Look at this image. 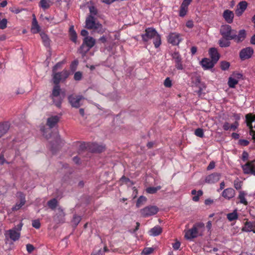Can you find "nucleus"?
<instances>
[{"label":"nucleus","mask_w":255,"mask_h":255,"mask_svg":"<svg viewBox=\"0 0 255 255\" xmlns=\"http://www.w3.org/2000/svg\"><path fill=\"white\" fill-rule=\"evenodd\" d=\"M220 34L227 39H233L237 43H240L243 41L247 36V33L245 30H239L238 34L236 29L232 28L231 26L228 24L222 25L220 28Z\"/></svg>","instance_id":"f257e3e1"},{"label":"nucleus","mask_w":255,"mask_h":255,"mask_svg":"<svg viewBox=\"0 0 255 255\" xmlns=\"http://www.w3.org/2000/svg\"><path fill=\"white\" fill-rule=\"evenodd\" d=\"M142 40L144 42H148L153 39V43L155 48H158L161 45V37L155 29L153 27H148L145 29V33L141 35Z\"/></svg>","instance_id":"f03ea898"},{"label":"nucleus","mask_w":255,"mask_h":255,"mask_svg":"<svg viewBox=\"0 0 255 255\" xmlns=\"http://www.w3.org/2000/svg\"><path fill=\"white\" fill-rule=\"evenodd\" d=\"M204 229V224L197 223L195 224L191 229L185 230L184 237L187 240H192L201 235V233Z\"/></svg>","instance_id":"7ed1b4c3"},{"label":"nucleus","mask_w":255,"mask_h":255,"mask_svg":"<svg viewBox=\"0 0 255 255\" xmlns=\"http://www.w3.org/2000/svg\"><path fill=\"white\" fill-rule=\"evenodd\" d=\"M96 40L91 36L84 37L83 43L80 47L78 52L83 57L95 45Z\"/></svg>","instance_id":"20e7f679"},{"label":"nucleus","mask_w":255,"mask_h":255,"mask_svg":"<svg viewBox=\"0 0 255 255\" xmlns=\"http://www.w3.org/2000/svg\"><path fill=\"white\" fill-rule=\"evenodd\" d=\"M159 211V208L156 206L149 205L140 210L141 216L147 218L156 214Z\"/></svg>","instance_id":"39448f33"},{"label":"nucleus","mask_w":255,"mask_h":255,"mask_svg":"<svg viewBox=\"0 0 255 255\" xmlns=\"http://www.w3.org/2000/svg\"><path fill=\"white\" fill-rule=\"evenodd\" d=\"M70 72L67 70H63L60 72L53 74V81L54 84H59L60 82H64L69 77Z\"/></svg>","instance_id":"423d86ee"},{"label":"nucleus","mask_w":255,"mask_h":255,"mask_svg":"<svg viewBox=\"0 0 255 255\" xmlns=\"http://www.w3.org/2000/svg\"><path fill=\"white\" fill-rule=\"evenodd\" d=\"M86 27L89 29L98 30L102 27V24L96 23L95 17L92 15L89 16L86 20Z\"/></svg>","instance_id":"0eeeda50"},{"label":"nucleus","mask_w":255,"mask_h":255,"mask_svg":"<svg viewBox=\"0 0 255 255\" xmlns=\"http://www.w3.org/2000/svg\"><path fill=\"white\" fill-rule=\"evenodd\" d=\"M82 95H76L72 94L68 97V100L72 107L78 108L81 106L80 101L84 99Z\"/></svg>","instance_id":"6e6552de"},{"label":"nucleus","mask_w":255,"mask_h":255,"mask_svg":"<svg viewBox=\"0 0 255 255\" xmlns=\"http://www.w3.org/2000/svg\"><path fill=\"white\" fill-rule=\"evenodd\" d=\"M172 59L175 63V67L177 70H182L184 69L182 58L179 52L175 51L171 54Z\"/></svg>","instance_id":"1a4fd4ad"},{"label":"nucleus","mask_w":255,"mask_h":255,"mask_svg":"<svg viewBox=\"0 0 255 255\" xmlns=\"http://www.w3.org/2000/svg\"><path fill=\"white\" fill-rule=\"evenodd\" d=\"M242 168L245 174L255 176V160L248 161L242 166Z\"/></svg>","instance_id":"9d476101"},{"label":"nucleus","mask_w":255,"mask_h":255,"mask_svg":"<svg viewBox=\"0 0 255 255\" xmlns=\"http://www.w3.org/2000/svg\"><path fill=\"white\" fill-rule=\"evenodd\" d=\"M254 53V49L251 47H248L242 49L240 52V58L242 60L250 58Z\"/></svg>","instance_id":"9b49d317"},{"label":"nucleus","mask_w":255,"mask_h":255,"mask_svg":"<svg viewBox=\"0 0 255 255\" xmlns=\"http://www.w3.org/2000/svg\"><path fill=\"white\" fill-rule=\"evenodd\" d=\"M181 40L180 34L176 32L170 33L167 38L168 43L173 45H178Z\"/></svg>","instance_id":"f8f14e48"},{"label":"nucleus","mask_w":255,"mask_h":255,"mask_svg":"<svg viewBox=\"0 0 255 255\" xmlns=\"http://www.w3.org/2000/svg\"><path fill=\"white\" fill-rule=\"evenodd\" d=\"M4 235L6 237H8L13 241H16L19 239L20 233L16 231V228H13L6 231Z\"/></svg>","instance_id":"ddd939ff"},{"label":"nucleus","mask_w":255,"mask_h":255,"mask_svg":"<svg viewBox=\"0 0 255 255\" xmlns=\"http://www.w3.org/2000/svg\"><path fill=\"white\" fill-rule=\"evenodd\" d=\"M221 175L220 173L214 172L207 176L205 181L208 184H214L217 182L220 179Z\"/></svg>","instance_id":"4468645a"},{"label":"nucleus","mask_w":255,"mask_h":255,"mask_svg":"<svg viewBox=\"0 0 255 255\" xmlns=\"http://www.w3.org/2000/svg\"><path fill=\"white\" fill-rule=\"evenodd\" d=\"M55 85L54 86L51 94L50 95V98L53 100L54 103H55V105L57 107H60L61 105V102H55L54 101V98L58 97L60 95L61 89L59 84H55Z\"/></svg>","instance_id":"2eb2a0df"},{"label":"nucleus","mask_w":255,"mask_h":255,"mask_svg":"<svg viewBox=\"0 0 255 255\" xmlns=\"http://www.w3.org/2000/svg\"><path fill=\"white\" fill-rule=\"evenodd\" d=\"M236 191L232 188H228L224 189L222 193V196L228 200L235 196Z\"/></svg>","instance_id":"dca6fc26"},{"label":"nucleus","mask_w":255,"mask_h":255,"mask_svg":"<svg viewBox=\"0 0 255 255\" xmlns=\"http://www.w3.org/2000/svg\"><path fill=\"white\" fill-rule=\"evenodd\" d=\"M88 147L89 149L92 152L100 153L103 152L105 149V146L104 145H99L96 143H90L88 144Z\"/></svg>","instance_id":"f3484780"},{"label":"nucleus","mask_w":255,"mask_h":255,"mask_svg":"<svg viewBox=\"0 0 255 255\" xmlns=\"http://www.w3.org/2000/svg\"><path fill=\"white\" fill-rule=\"evenodd\" d=\"M65 213L62 208L59 207L57 209V212L54 217V220L58 223L65 222Z\"/></svg>","instance_id":"a211bd4d"},{"label":"nucleus","mask_w":255,"mask_h":255,"mask_svg":"<svg viewBox=\"0 0 255 255\" xmlns=\"http://www.w3.org/2000/svg\"><path fill=\"white\" fill-rule=\"evenodd\" d=\"M223 17L228 23L231 24L233 21L234 13L232 10L226 9L223 12Z\"/></svg>","instance_id":"6ab92c4d"},{"label":"nucleus","mask_w":255,"mask_h":255,"mask_svg":"<svg viewBox=\"0 0 255 255\" xmlns=\"http://www.w3.org/2000/svg\"><path fill=\"white\" fill-rule=\"evenodd\" d=\"M216 63L211 59L204 58L201 61V64L204 70L212 68Z\"/></svg>","instance_id":"aec40b11"},{"label":"nucleus","mask_w":255,"mask_h":255,"mask_svg":"<svg viewBox=\"0 0 255 255\" xmlns=\"http://www.w3.org/2000/svg\"><path fill=\"white\" fill-rule=\"evenodd\" d=\"M209 54L211 60L216 63L220 58V54L217 49L216 48H211L209 50Z\"/></svg>","instance_id":"412c9836"},{"label":"nucleus","mask_w":255,"mask_h":255,"mask_svg":"<svg viewBox=\"0 0 255 255\" xmlns=\"http://www.w3.org/2000/svg\"><path fill=\"white\" fill-rule=\"evenodd\" d=\"M59 121L58 116H52L47 119L46 125L50 128H53Z\"/></svg>","instance_id":"4be33fe9"},{"label":"nucleus","mask_w":255,"mask_h":255,"mask_svg":"<svg viewBox=\"0 0 255 255\" xmlns=\"http://www.w3.org/2000/svg\"><path fill=\"white\" fill-rule=\"evenodd\" d=\"M9 128L10 124L8 122L0 123V138L8 131Z\"/></svg>","instance_id":"5701e85b"},{"label":"nucleus","mask_w":255,"mask_h":255,"mask_svg":"<svg viewBox=\"0 0 255 255\" xmlns=\"http://www.w3.org/2000/svg\"><path fill=\"white\" fill-rule=\"evenodd\" d=\"M40 28L38 24L35 15H33V19L32 21L31 31L33 33H37L40 31Z\"/></svg>","instance_id":"b1692460"},{"label":"nucleus","mask_w":255,"mask_h":255,"mask_svg":"<svg viewBox=\"0 0 255 255\" xmlns=\"http://www.w3.org/2000/svg\"><path fill=\"white\" fill-rule=\"evenodd\" d=\"M254 227L252 222L246 221L245 223V227L242 228V231L246 232L253 231L254 233H255V231L253 229Z\"/></svg>","instance_id":"393cba45"},{"label":"nucleus","mask_w":255,"mask_h":255,"mask_svg":"<svg viewBox=\"0 0 255 255\" xmlns=\"http://www.w3.org/2000/svg\"><path fill=\"white\" fill-rule=\"evenodd\" d=\"M162 232V229L159 226H156L151 228L149 231V234L153 236H157Z\"/></svg>","instance_id":"a878e982"},{"label":"nucleus","mask_w":255,"mask_h":255,"mask_svg":"<svg viewBox=\"0 0 255 255\" xmlns=\"http://www.w3.org/2000/svg\"><path fill=\"white\" fill-rule=\"evenodd\" d=\"M69 33L70 40L73 42L76 43L77 35L75 30H74V27L73 25H71L70 27Z\"/></svg>","instance_id":"bb28decb"},{"label":"nucleus","mask_w":255,"mask_h":255,"mask_svg":"<svg viewBox=\"0 0 255 255\" xmlns=\"http://www.w3.org/2000/svg\"><path fill=\"white\" fill-rule=\"evenodd\" d=\"M239 218L237 210H234L233 212L227 214V218L230 222L237 220Z\"/></svg>","instance_id":"cd10ccee"},{"label":"nucleus","mask_w":255,"mask_h":255,"mask_svg":"<svg viewBox=\"0 0 255 255\" xmlns=\"http://www.w3.org/2000/svg\"><path fill=\"white\" fill-rule=\"evenodd\" d=\"M20 202L16 203V205L12 208V210L16 211L19 210L22 206H23L25 203V197L23 194H21L20 197Z\"/></svg>","instance_id":"c85d7f7f"},{"label":"nucleus","mask_w":255,"mask_h":255,"mask_svg":"<svg viewBox=\"0 0 255 255\" xmlns=\"http://www.w3.org/2000/svg\"><path fill=\"white\" fill-rule=\"evenodd\" d=\"M230 40L223 37L219 40L218 43L221 47H228L231 45V42L229 41Z\"/></svg>","instance_id":"c756f323"},{"label":"nucleus","mask_w":255,"mask_h":255,"mask_svg":"<svg viewBox=\"0 0 255 255\" xmlns=\"http://www.w3.org/2000/svg\"><path fill=\"white\" fill-rule=\"evenodd\" d=\"M247 194L244 191H240L238 196V199L240 200V203L245 205H247L248 203L246 200L245 196Z\"/></svg>","instance_id":"7c9ffc66"},{"label":"nucleus","mask_w":255,"mask_h":255,"mask_svg":"<svg viewBox=\"0 0 255 255\" xmlns=\"http://www.w3.org/2000/svg\"><path fill=\"white\" fill-rule=\"evenodd\" d=\"M40 35L44 45L45 46H49L50 45V40L48 36L44 32H41Z\"/></svg>","instance_id":"2f4dec72"},{"label":"nucleus","mask_w":255,"mask_h":255,"mask_svg":"<svg viewBox=\"0 0 255 255\" xmlns=\"http://www.w3.org/2000/svg\"><path fill=\"white\" fill-rule=\"evenodd\" d=\"M147 201V198L143 196H140L137 199L136 203V206L137 208H139L142 205H143L146 201Z\"/></svg>","instance_id":"473e14b6"},{"label":"nucleus","mask_w":255,"mask_h":255,"mask_svg":"<svg viewBox=\"0 0 255 255\" xmlns=\"http://www.w3.org/2000/svg\"><path fill=\"white\" fill-rule=\"evenodd\" d=\"M58 202L55 198L50 200L47 202V205L52 210H54L57 206Z\"/></svg>","instance_id":"72a5a7b5"},{"label":"nucleus","mask_w":255,"mask_h":255,"mask_svg":"<svg viewBox=\"0 0 255 255\" xmlns=\"http://www.w3.org/2000/svg\"><path fill=\"white\" fill-rule=\"evenodd\" d=\"M60 142V138L59 137L57 136L55 142L56 144H55L54 143H51V150L52 151L53 153H54L57 149L58 148V146L59 144V142Z\"/></svg>","instance_id":"f704fd0d"},{"label":"nucleus","mask_w":255,"mask_h":255,"mask_svg":"<svg viewBox=\"0 0 255 255\" xmlns=\"http://www.w3.org/2000/svg\"><path fill=\"white\" fill-rule=\"evenodd\" d=\"M50 0H41L39 2V6L44 9H48L50 6Z\"/></svg>","instance_id":"c9c22d12"},{"label":"nucleus","mask_w":255,"mask_h":255,"mask_svg":"<svg viewBox=\"0 0 255 255\" xmlns=\"http://www.w3.org/2000/svg\"><path fill=\"white\" fill-rule=\"evenodd\" d=\"M161 189V186H158L156 187H149L146 188V191L147 193L149 194H154L158 190H160Z\"/></svg>","instance_id":"e433bc0d"},{"label":"nucleus","mask_w":255,"mask_h":255,"mask_svg":"<svg viewBox=\"0 0 255 255\" xmlns=\"http://www.w3.org/2000/svg\"><path fill=\"white\" fill-rule=\"evenodd\" d=\"M243 185V182L240 181L238 178H237L234 181V187L237 190H240L242 188Z\"/></svg>","instance_id":"4c0bfd02"},{"label":"nucleus","mask_w":255,"mask_h":255,"mask_svg":"<svg viewBox=\"0 0 255 255\" xmlns=\"http://www.w3.org/2000/svg\"><path fill=\"white\" fill-rule=\"evenodd\" d=\"M238 83V81L234 78L230 77L228 81V85L229 87L234 88L235 86Z\"/></svg>","instance_id":"58836bf2"},{"label":"nucleus","mask_w":255,"mask_h":255,"mask_svg":"<svg viewBox=\"0 0 255 255\" xmlns=\"http://www.w3.org/2000/svg\"><path fill=\"white\" fill-rule=\"evenodd\" d=\"M255 121V115L249 113L246 115V122L253 123Z\"/></svg>","instance_id":"ea45409f"},{"label":"nucleus","mask_w":255,"mask_h":255,"mask_svg":"<svg viewBox=\"0 0 255 255\" xmlns=\"http://www.w3.org/2000/svg\"><path fill=\"white\" fill-rule=\"evenodd\" d=\"M188 7L181 5L179 10V16L184 17L187 13Z\"/></svg>","instance_id":"a19ab883"},{"label":"nucleus","mask_w":255,"mask_h":255,"mask_svg":"<svg viewBox=\"0 0 255 255\" xmlns=\"http://www.w3.org/2000/svg\"><path fill=\"white\" fill-rule=\"evenodd\" d=\"M247 2L246 1H241L238 4L239 8L242 11V12H244L247 8Z\"/></svg>","instance_id":"79ce46f5"},{"label":"nucleus","mask_w":255,"mask_h":255,"mask_svg":"<svg viewBox=\"0 0 255 255\" xmlns=\"http://www.w3.org/2000/svg\"><path fill=\"white\" fill-rule=\"evenodd\" d=\"M194 133L197 136L199 137H203L204 135L203 129L201 128H198L195 129Z\"/></svg>","instance_id":"37998d69"},{"label":"nucleus","mask_w":255,"mask_h":255,"mask_svg":"<svg viewBox=\"0 0 255 255\" xmlns=\"http://www.w3.org/2000/svg\"><path fill=\"white\" fill-rule=\"evenodd\" d=\"M81 220V216H77L76 215H74L73 220H72V222L75 225V227H76L78 225V224L80 223Z\"/></svg>","instance_id":"c03bdc74"},{"label":"nucleus","mask_w":255,"mask_h":255,"mask_svg":"<svg viewBox=\"0 0 255 255\" xmlns=\"http://www.w3.org/2000/svg\"><path fill=\"white\" fill-rule=\"evenodd\" d=\"M172 85V81L170 78L167 77L164 81V86L166 88H171Z\"/></svg>","instance_id":"a18cd8bd"},{"label":"nucleus","mask_w":255,"mask_h":255,"mask_svg":"<svg viewBox=\"0 0 255 255\" xmlns=\"http://www.w3.org/2000/svg\"><path fill=\"white\" fill-rule=\"evenodd\" d=\"M230 63L227 61H222L221 63V68L223 70H227L230 67Z\"/></svg>","instance_id":"49530a36"},{"label":"nucleus","mask_w":255,"mask_h":255,"mask_svg":"<svg viewBox=\"0 0 255 255\" xmlns=\"http://www.w3.org/2000/svg\"><path fill=\"white\" fill-rule=\"evenodd\" d=\"M7 20L6 18H3L0 20V29H3L6 27Z\"/></svg>","instance_id":"de8ad7c7"},{"label":"nucleus","mask_w":255,"mask_h":255,"mask_svg":"<svg viewBox=\"0 0 255 255\" xmlns=\"http://www.w3.org/2000/svg\"><path fill=\"white\" fill-rule=\"evenodd\" d=\"M82 73L80 71L75 72L74 76V79L76 81H80L82 79Z\"/></svg>","instance_id":"09e8293b"},{"label":"nucleus","mask_w":255,"mask_h":255,"mask_svg":"<svg viewBox=\"0 0 255 255\" xmlns=\"http://www.w3.org/2000/svg\"><path fill=\"white\" fill-rule=\"evenodd\" d=\"M40 223L38 220H34L32 222V226L36 229H38L40 227Z\"/></svg>","instance_id":"8fccbe9b"},{"label":"nucleus","mask_w":255,"mask_h":255,"mask_svg":"<svg viewBox=\"0 0 255 255\" xmlns=\"http://www.w3.org/2000/svg\"><path fill=\"white\" fill-rule=\"evenodd\" d=\"M239 126V123L238 122H235L234 123L230 125V129L233 131L236 130Z\"/></svg>","instance_id":"3c124183"},{"label":"nucleus","mask_w":255,"mask_h":255,"mask_svg":"<svg viewBox=\"0 0 255 255\" xmlns=\"http://www.w3.org/2000/svg\"><path fill=\"white\" fill-rule=\"evenodd\" d=\"M203 195V191L202 190H198L197 195L193 197L192 200L195 202H197L199 200V197Z\"/></svg>","instance_id":"603ef678"},{"label":"nucleus","mask_w":255,"mask_h":255,"mask_svg":"<svg viewBox=\"0 0 255 255\" xmlns=\"http://www.w3.org/2000/svg\"><path fill=\"white\" fill-rule=\"evenodd\" d=\"M9 10H10V11H11L14 13L17 14V13L20 12L21 11H22V10H23L24 9H23V8L20 9L18 7H13L10 8Z\"/></svg>","instance_id":"864d4df0"},{"label":"nucleus","mask_w":255,"mask_h":255,"mask_svg":"<svg viewBox=\"0 0 255 255\" xmlns=\"http://www.w3.org/2000/svg\"><path fill=\"white\" fill-rule=\"evenodd\" d=\"M249 141L246 139H241L239 140L238 143L241 146H246L249 144Z\"/></svg>","instance_id":"5fc2aeb1"},{"label":"nucleus","mask_w":255,"mask_h":255,"mask_svg":"<svg viewBox=\"0 0 255 255\" xmlns=\"http://www.w3.org/2000/svg\"><path fill=\"white\" fill-rule=\"evenodd\" d=\"M89 10H90V13L92 15H96L97 14V9L94 6H90Z\"/></svg>","instance_id":"6e6d98bb"},{"label":"nucleus","mask_w":255,"mask_h":255,"mask_svg":"<svg viewBox=\"0 0 255 255\" xmlns=\"http://www.w3.org/2000/svg\"><path fill=\"white\" fill-rule=\"evenodd\" d=\"M61 64L62 63L61 62H58L53 67V74H54V73H56V71L58 70V69L61 67Z\"/></svg>","instance_id":"4d7b16f0"},{"label":"nucleus","mask_w":255,"mask_h":255,"mask_svg":"<svg viewBox=\"0 0 255 255\" xmlns=\"http://www.w3.org/2000/svg\"><path fill=\"white\" fill-rule=\"evenodd\" d=\"M248 157H249V154H248V153L247 151H244L243 153H242V159L244 161H247L248 159Z\"/></svg>","instance_id":"13d9d810"},{"label":"nucleus","mask_w":255,"mask_h":255,"mask_svg":"<svg viewBox=\"0 0 255 255\" xmlns=\"http://www.w3.org/2000/svg\"><path fill=\"white\" fill-rule=\"evenodd\" d=\"M180 245H181L180 242L177 241H176L175 243L173 244L172 247L174 249V250H177L179 249Z\"/></svg>","instance_id":"bf43d9fd"},{"label":"nucleus","mask_w":255,"mask_h":255,"mask_svg":"<svg viewBox=\"0 0 255 255\" xmlns=\"http://www.w3.org/2000/svg\"><path fill=\"white\" fill-rule=\"evenodd\" d=\"M192 0H183L181 5L188 7V5L190 4Z\"/></svg>","instance_id":"052dcab7"},{"label":"nucleus","mask_w":255,"mask_h":255,"mask_svg":"<svg viewBox=\"0 0 255 255\" xmlns=\"http://www.w3.org/2000/svg\"><path fill=\"white\" fill-rule=\"evenodd\" d=\"M215 167V163L214 161H212L210 162L209 164L207 166V170H210L213 169Z\"/></svg>","instance_id":"680f3d73"},{"label":"nucleus","mask_w":255,"mask_h":255,"mask_svg":"<svg viewBox=\"0 0 255 255\" xmlns=\"http://www.w3.org/2000/svg\"><path fill=\"white\" fill-rule=\"evenodd\" d=\"M121 180L125 182V183H128V182H130L132 184H133V183L130 180V179L125 176H122V177L121 178Z\"/></svg>","instance_id":"e2e57ef3"},{"label":"nucleus","mask_w":255,"mask_h":255,"mask_svg":"<svg viewBox=\"0 0 255 255\" xmlns=\"http://www.w3.org/2000/svg\"><path fill=\"white\" fill-rule=\"evenodd\" d=\"M230 125L228 122H225L223 126V128L224 130L227 131L230 129Z\"/></svg>","instance_id":"0e129e2a"},{"label":"nucleus","mask_w":255,"mask_h":255,"mask_svg":"<svg viewBox=\"0 0 255 255\" xmlns=\"http://www.w3.org/2000/svg\"><path fill=\"white\" fill-rule=\"evenodd\" d=\"M26 250L28 253H31L34 250V247L31 244L26 245Z\"/></svg>","instance_id":"69168bd1"},{"label":"nucleus","mask_w":255,"mask_h":255,"mask_svg":"<svg viewBox=\"0 0 255 255\" xmlns=\"http://www.w3.org/2000/svg\"><path fill=\"white\" fill-rule=\"evenodd\" d=\"M233 117L234 118L235 120V122H238L241 119V114L237 113H234L233 115Z\"/></svg>","instance_id":"338daca9"},{"label":"nucleus","mask_w":255,"mask_h":255,"mask_svg":"<svg viewBox=\"0 0 255 255\" xmlns=\"http://www.w3.org/2000/svg\"><path fill=\"white\" fill-rule=\"evenodd\" d=\"M91 255H104V253L103 251L100 249L97 252L92 253Z\"/></svg>","instance_id":"774afa93"}]
</instances>
